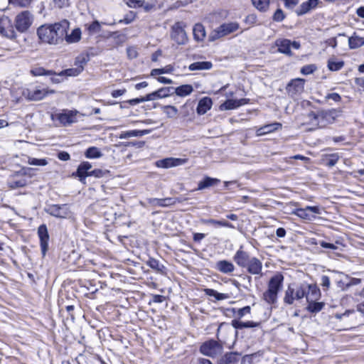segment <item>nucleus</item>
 I'll return each instance as SVG.
<instances>
[{"label": "nucleus", "mask_w": 364, "mask_h": 364, "mask_svg": "<svg viewBox=\"0 0 364 364\" xmlns=\"http://www.w3.org/2000/svg\"><path fill=\"white\" fill-rule=\"evenodd\" d=\"M68 26V22L63 21L39 26L37 29V36L40 43L48 45H58L62 43Z\"/></svg>", "instance_id": "nucleus-1"}, {"label": "nucleus", "mask_w": 364, "mask_h": 364, "mask_svg": "<svg viewBox=\"0 0 364 364\" xmlns=\"http://www.w3.org/2000/svg\"><path fill=\"white\" fill-rule=\"evenodd\" d=\"M284 276L281 273H276L272 277L267 284V289L263 293L264 300L269 304L277 302L278 293L283 287Z\"/></svg>", "instance_id": "nucleus-2"}, {"label": "nucleus", "mask_w": 364, "mask_h": 364, "mask_svg": "<svg viewBox=\"0 0 364 364\" xmlns=\"http://www.w3.org/2000/svg\"><path fill=\"white\" fill-rule=\"evenodd\" d=\"M55 92L54 90L48 87L37 84H29L22 88L21 95L28 101H40Z\"/></svg>", "instance_id": "nucleus-3"}, {"label": "nucleus", "mask_w": 364, "mask_h": 364, "mask_svg": "<svg viewBox=\"0 0 364 364\" xmlns=\"http://www.w3.org/2000/svg\"><path fill=\"white\" fill-rule=\"evenodd\" d=\"M306 284H301L296 288H294L292 285H289L287 290L285 291L284 296V302L287 304L291 305L294 304L295 300H300L304 297L306 294L305 293Z\"/></svg>", "instance_id": "nucleus-4"}, {"label": "nucleus", "mask_w": 364, "mask_h": 364, "mask_svg": "<svg viewBox=\"0 0 364 364\" xmlns=\"http://www.w3.org/2000/svg\"><path fill=\"white\" fill-rule=\"evenodd\" d=\"M77 111L64 109L60 113L52 114L51 119L54 122L58 121L63 126H68L77 121Z\"/></svg>", "instance_id": "nucleus-5"}, {"label": "nucleus", "mask_w": 364, "mask_h": 364, "mask_svg": "<svg viewBox=\"0 0 364 364\" xmlns=\"http://www.w3.org/2000/svg\"><path fill=\"white\" fill-rule=\"evenodd\" d=\"M33 16L28 11H23L19 13L15 18L16 28L21 33L26 31L31 26Z\"/></svg>", "instance_id": "nucleus-6"}, {"label": "nucleus", "mask_w": 364, "mask_h": 364, "mask_svg": "<svg viewBox=\"0 0 364 364\" xmlns=\"http://www.w3.org/2000/svg\"><path fill=\"white\" fill-rule=\"evenodd\" d=\"M44 210L48 214L59 218H70L72 214L67 204L48 205L45 208Z\"/></svg>", "instance_id": "nucleus-7"}, {"label": "nucleus", "mask_w": 364, "mask_h": 364, "mask_svg": "<svg viewBox=\"0 0 364 364\" xmlns=\"http://www.w3.org/2000/svg\"><path fill=\"white\" fill-rule=\"evenodd\" d=\"M171 37L178 45H184L188 42V36L182 22H176L171 27Z\"/></svg>", "instance_id": "nucleus-8"}, {"label": "nucleus", "mask_w": 364, "mask_h": 364, "mask_svg": "<svg viewBox=\"0 0 364 364\" xmlns=\"http://www.w3.org/2000/svg\"><path fill=\"white\" fill-rule=\"evenodd\" d=\"M239 28L237 23H224L215 29L210 36V41H213L233 33Z\"/></svg>", "instance_id": "nucleus-9"}, {"label": "nucleus", "mask_w": 364, "mask_h": 364, "mask_svg": "<svg viewBox=\"0 0 364 364\" xmlns=\"http://www.w3.org/2000/svg\"><path fill=\"white\" fill-rule=\"evenodd\" d=\"M222 349L223 348L220 344L215 341L210 340L201 345L200 351L205 355L213 358L220 354Z\"/></svg>", "instance_id": "nucleus-10"}, {"label": "nucleus", "mask_w": 364, "mask_h": 364, "mask_svg": "<svg viewBox=\"0 0 364 364\" xmlns=\"http://www.w3.org/2000/svg\"><path fill=\"white\" fill-rule=\"evenodd\" d=\"M38 236L40 240L41 252L44 257L48 250L49 234L46 225L43 224L38 228Z\"/></svg>", "instance_id": "nucleus-11"}, {"label": "nucleus", "mask_w": 364, "mask_h": 364, "mask_svg": "<svg viewBox=\"0 0 364 364\" xmlns=\"http://www.w3.org/2000/svg\"><path fill=\"white\" fill-rule=\"evenodd\" d=\"M173 87H162L155 92L146 95L145 100H147V101H153L157 99L164 98L171 95L173 94Z\"/></svg>", "instance_id": "nucleus-12"}, {"label": "nucleus", "mask_w": 364, "mask_h": 364, "mask_svg": "<svg viewBox=\"0 0 364 364\" xmlns=\"http://www.w3.org/2000/svg\"><path fill=\"white\" fill-rule=\"evenodd\" d=\"M304 80L301 78H296L292 80L287 87V90L291 95H294L297 93H300L304 90Z\"/></svg>", "instance_id": "nucleus-13"}, {"label": "nucleus", "mask_w": 364, "mask_h": 364, "mask_svg": "<svg viewBox=\"0 0 364 364\" xmlns=\"http://www.w3.org/2000/svg\"><path fill=\"white\" fill-rule=\"evenodd\" d=\"M318 3V0H308L300 5V6L296 10V13L298 16H302L315 9L317 6Z\"/></svg>", "instance_id": "nucleus-14"}, {"label": "nucleus", "mask_w": 364, "mask_h": 364, "mask_svg": "<svg viewBox=\"0 0 364 364\" xmlns=\"http://www.w3.org/2000/svg\"><path fill=\"white\" fill-rule=\"evenodd\" d=\"M249 273L252 274H259L262 272V262L256 257L250 259L248 264L245 267Z\"/></svg>", "instance_id": "nucleus-15"}, {"label": "nucleus", "mask_w": 364, "mask_h": 364, "mask_svg": "<svg viewBox=\"0 0 364 364\" xmlns=\"http://www.w3.org/2000/svg\"><path fill=\"white\" fill-rule=\"evenodd\" d=\"M305 293L306 301H316L320 296V291L316 285L306 284Z\"/></svg>", "instance_id": "nucleus-16"}, {"label": "nucleus", "mask_w": 364, "mask_h": 364, "mask_svg": "<svg viewBox=\"0 0 364 364\" xmlns=\"http://www.w3.org/2000/svg\"><path fill=\"white\" fill-rule=\"evenodd\" d=\"M247 100H228L220 106L221 110H228L237 108L243 105L247 104Z\"/></svg>", "instance_id": "nucleus-17"}, {"label": "nucleus", "mask_w": 364, "mask_h": 364, "mask_svg": "<svg viewBox=\"0 0 364 364\" xmlns=\"http://www.w3.org/2000/svg\"><path fill=\"white\" fill-rule=\"evenodd\" d=\"M233 259L238 266L245 267L251 258L248 253L240 249L236 252Z\"/></svg>", "instance_id": "nucleus-18"}, {"label": "nucleus", "mask_w": 364, "mask_h": 364, "mask_svg": "<svg viewBox=\"0 0 364 364\" xmlns=\"http://www.w3.org/2000/svg\"><path fill=\"white\" fill-rule=\"evenodd\" d=\"M213 105L212 100L210 97H205L199 100L196 112L199 115L205 114L210 109Z\"/></svg>", "instance_id": "nucleus-19"}, {"label": "nucleus", "mask_w": 364, "mask_h": 364, "mask_svg": "<svg viewBox=\"0 0 364 364\" xmlns=\"http://www.w3.org/2000/svg\"><path fill=\"white\" fill-rule=\"evenodd\" d=\"M0 33L5 37L14 39L16 36V31L11 24L9 23H5L0 21Z\"/></svg>", "instance_id": "nucleus-20"}, {"label": "nucleus", "mask_w": 364, "mask_h": 364, "mask_svg": "<svg viewBox=\"0 0 364 364\" xmlns=\"http://www.w3.org/2000/svg\"><path fill=\"white\" fill-rule=\"evenodd\" d=\"M282 128V124L279 122H275L269 124H266L260 128H259L256 134L257 136H262L269 133H271L274 131L278 130Z\"/></svg>", "instance_id": "nucleus-21"}, {"label": "nucleus", "mask_w": 364, "mask_h": 364, "mask_svg": "<svg viewBox=\"0 0 364 364\" xmlns=\"http://www.w3.org/2000/svg\"><path fill=\"white\" fill-rule=\"evenodd\" d=\"M91 168L92 165L87 161H84L80 164L77 170V175L81 181H83L87 176H90L89 173Z\"/></svg>", "instance_id": "nucleus-22"}, {"label": "nucleus", "mask_w": 364, "mask_h": 364, "mask_svg": "<svg viewBox=\"0 0 364 364\" xmlns=\"http://www.w3.org/2000/svg\"><path fill=\"white\" fill-rule=\"evenodd\" d=\"M275 45L278 48V51L287 55H291V41L288 39H277Z\"/></svg>", "instance_id": "nucleus-23"}, {"label": "nucleus", "mask_w": 364, "mask_h": 364, "mask_svg": "<svg viewBox=\"0 0 364 364\" xmlns=\"http://www.w3.org/2000/svg\"><path fill=\"white\" fill-rule=\"evenodd\" d=\"M149 132H150V131L148 129L126 131V132H122L119 134V138L121 139H128V138H131V137L142 136L145 134H149Z\"/></svg>", "instance_id": "nucleus-24"}, {"label": "nucleus", "mask_w": 364, "mask_h": 364, "mask_svg": "<svg viewBox=\"0 0 364 364\" xmlns=\"http://www.w3.org/2000/svg\"><path fill=\"white\" fill-rule=\"evenodd\" d=\"M216 268L221 272L224 274H230L232 273L235 267L233 264L227 260H221L216 263Z\"/></svg>", "instance_id": "nucleus-25"}, {"label": "nucleus", "mask_w": 364, "mask_h": 364, "mask_svg": "<svg viewBox=\"0 0 364 364\" xmlns=\"http://www.w3.org/2000/svg\"><path fill=\"white\" fill-rule=\"evenodd\" d=\"M193 33L195 41H203L206 34L205 27L201 23H196L193 28Z\"/></svg>", "instance_id": "nucleus-26"}, {"label": "nucleus", "mask_w": 364, "mask_h": 364, "mask_svg": "<svg viewBox=\"0 0 364 364\" xmlns=\"http://www.w3.org/2000/svg\"><path fill=\"white\" fill-rule=\"evenodd\" d=\"M193 91V86L191 85H183L177 87H173V93H176L179 97H186Z\"/></svg>", "instance_id": "nucleus-27"}, {"label": "nucleus", "mask_w": 364, "mask_h": 364, "mask_svg": "<svg viewBox=\"0 0 364 364\" xmlns=\"http://www.w3.org/2000/svg\"><path fill=\"white\" fill-rule=\"evenodd\" d=\"M81 34V30L77 28L73 29L70 34L66 33L64 38L68 43H75L80 41Z\"/></svg>", "instance_id": "nucleus-28"}, {"label": "nucleus", "mask_w": 364, "mask_h": 364, "mask_svg": "<svg viewBox=\"0 0 364 364\" xmlns=\"http://www.w3.org/2000/svg\"><path fill=\"white\" fill-rule=\"evenodd\" d=\"M218 183H220L219 179L206 176L203 181H201L198 183V186L197 190H203V189L215 186Z\"/></svg>", "instance_id": "nucleus-29"}, {"label": "nucleus", "mask_w": 364, "mask_h": 364, "mask_svg": "<svg viewBox=\"0 0 364 364\" xmlns=\"http://www.w3.org/2000/svg\"><path fill=\"white\" fill-rule=\"evenodd\" d=\"M350 48L355 49L364 46V38L357 36L355 33L348 38Z\"/></svg>", "instance_id": "nucleus-30"}, {"label": "nucleus", "mask_w": 364, "mask_h": 364, "mask_svg": "<svg viewBox=\"0 0 364 364\" xmlns=\"http://www.w3.org/2000/svg\"><path fill=\"white\" fill-rule=\"evenodd\" d=\"M293 214L296 215L299 218L306 220H312L315 218V216L309 213V209H307V206L305 208H297L294 211H293Z\"/></svg>", "instance_id": "nucleus-31"}, {"label": "nucleus", "mask_w": 364, "mask_h": 364, "mask_svg": "<svg viewBox=\"0 0 364 364\" xmlns=\"http://www.w3.org/2000/svg\"><path fill=\"white\" fill-rule=\"evenodd\" d=\"M212 63L208 61L196 62L191 63L188 68L191 71L210 70L212 68Z\"/></svg>", "instance_id": "nucleus-32"}, {"label": "nucleus", "mask_w": 364, "mask_h": 364, "mask_svg": "<svg viewBox=\"0 0 364 364\" xmlns=\"http://www.w3.org/2000/svg\"><path fill=\"white\" fill-rule=\"evenodd\" d=\"M83 70V65L80 64L77 67L75 68H69L61 71L58 74V76L63 77L64 75L67 76H77Z\"/></svg>", "instance_id": "nucleus-33"}, {"label": "nucleus", "mask_w": 364, "mask_h": 364, "mask_svg": "<svg viewBox=\"0 0 364 364\" xmlns=\"http://www.w3.org/2000/svg\"><path fill=\"white\" fill-rule=\"evenodd\" d=\"M327 66L331 71H338L344 66V62L343 60H337L335 58H331L328 60Z\"/></svg>", "instance_id": "nucleus-34"}, {"label": "nucleus", "mask_w": 364, "mask_h": 364, "mask_svg": "<svg viewBox=\"0 0 364 364\" xmlns=\"http://www.w3.org/2000/svg\"><path fill=\"white\" fill-rule=\"evenodd\" d=\"M203 223L208 224V225H219L223 227H226L229 228H234V226L230 223L229 222L226 220H216L214 219H207V220H203Z\"/></svg>", "instance_id": "nucleus-35"}, {"label": "nucleus", "mask_w": 364, "mask_h": 364, "mask_svg": "<svg viewBox=\"0 0 364 364\" xmlns=\"http://www.w3.org/2000/svg\"><path fill=\"white\" fill-rule=\"evenodd\" d=\"M253 6L260 11H266L269 6V0H252Z\"/></svg>", "instance_id": "nucleus-36"}, {"label": "nucleus", "mask_w": 364, "mask_h": 364, "mask_svg": "<svg viewBox=\"0 0 364 364\" xmlns=\"http://www.w3.org/2000/svg\"><path fill=\"white\" fill-rule=\"evenodd\" d=\"M85 156L88 159H97L101 157L102 154L98 148L92 146L86 150Z\"/></svg>", "instance_id": "nucleus-37"}, {"label": "nucleus", "mask_w": 364, "mask_h": 364, "mask_svg": "<svg viewBox=\"0 0 364 364\" xmlns=\"http://www.w3.org/2000/svg\"><path fill=\"white\" fill-rule=\"evenodd\" d=\"M147 265L151 268L152 269L156 270L157 272L163 273L164 269V266L161 264L158 260L154 258H150L146 262Z\"/></svg>", "instance_id": "nucleus-38"}, {"label": "nucleus", "mask_w": 364, "mask_h": 364, "mask_svg": "<svg viewBox=\"0 0 364 364\" xmlns=\"http://www.w3.org/2000/svg\"><path fill=\"white\" fill-rule=\"evenodd\" d=\"M173 71V67L171 65H168L162 68H155L151 71V76H156L165 73H171Z\"/></svg>", "instance_id": "nucleus-39"}, {"label": "nucleus", "mask_w": 364, "mask_h": 364, "mask_svg": "<svg viewBox=\"0 0 364 364\" xmlns=\"http://www.w3.org/2000/svg\"><path fill=\"white\" fill-rule=\"evenodd\" d=\"M307 302L309 304L306 309L311 313H317L323 307V304L322 302H316V301H309Z\"/></svg>", "instance_id": "nucleus-40"}, {"label": "nucleus", "mask_w": 364, "mask_h": 364, "mask_svg": "<svg viewBox=\"0 0 364 364\" xmlns=\"http://www.w3.org/2000/svg\"><path fill=\"white\" fill-rule=\"evenodd\" d=\"M162 110L168 118L175 117L178 112V109L173 105H165L162 107Z\"/></svg>", "instance_id": "nucleus-41"}, {"label": "nucleus", "mask_w": 364, "mask_h": 364, "mask_svg": "<svg viewBox=\"0 0 364 364\" xmlns=\"http://www.w3.org/2000/svg\"><path fill=\"white\" fill-rule=\"evenodd\" d=\"M205 292L207 295L210 296L215 297L217 300H223L228 298L227 294L218 293L215 290L213 289H205Z\"/></svg>", "instance_id": "nucleus-42"}, {"label": "nucleus", "mask_w": 364, "mask_h": 364, "mask_svg": "<svg viewBox=\"0 0 364 364\" xmlns=\"http://www.w3.org/2000/svg\"><path fill=\"white\" fill-rule=\"evenodd\" d=\"M176 202H180V200L177 198H166L160 199L159 207H168L173 205L176 203Z\"/></svg>", "instance_id": "nucleus-43"}, {"label": "nucleus", "mask_w": 364, "mask_h": 364, "mask_svg": "<svg viewBox=\"0 0 364 364\" xmlns=\"http://www.w3.org/2000/svg\"><path fill=\"white\" fill-rule=\"evenodd\" d=\"M356 313L354 310H347L343 314H336L335 317L338 319L348 318L350 320H352Z\"/></svg>", "instance_id": "nucleus-44"}, {"label": "nucleus", "mask_w": 364, "mask_h": 364, "mask_svg": "<svg viewBox=\"0 0 364 364\" xmlns=\"http://www.w3.org/2000/svg\"><path fill=\"white\" fill-rule=\"evenodd\" d=\"M87 29L91 34L97 33L101 31V23L98 21H95L88 26Z\"/></svg>", "instance_id": "nucleus-45"}, {"label": "nucleus", "mask_w": 364, "mask_h": 364, "mask_svg": "<svg viewBox=\"0 0 364 364\" xmlns=\"http://www.w3.org/2000/svg\"><path fill=\"white\" fill-rule=\"evenodd\" d=\"M9 187L11 188H17L23 187L26 184V181L25 178H20L18 180H11L9 182Z\"/></svg>", "instance_id": "nucleus-46"}, {"label": "nucleus", "mask_w": 364, "mask_h": 364, "mask_svg": "<svg viewBox=\"0 0 364 364\" xmlns=\"http://www.w3.org/2000/svg\"><path fill=\"white\" fill-rule=\"evenodd\" d=\"M31 73L33 76L50 75L53 74V71L46 70L43 68L33 69L31 70Z\"/></svg>", "instance_id": "nucleus-47"}, {"label": "nucleus", "mask_w": 364, "mask_h": 364, "mask_svg": "<svg viewBox=\"0 0 364 364\" xmlns=\"http://www.w3.org/2000/svg\"><path fill=\"white\" fill-rule=\"evenodd\" d=\"M308 118L311 121L310 124L313 126V127L309 129L312 130L318 127V115L316 114L314 112H311L308 114Z\"/></svg>", "instance_id": "nucleus-48"}, {"label": "nucleus", "mask_w": 364, "mask_h": 364, "mask_svg": "<svg viewBox=\"0 0 364 364\" xmlns=\"http://www.w3.org/2000/svg\"><path fill=\"white\" fill-rule=\"evenodd\" d=\"M28 163L33 166H46L48 164V161L45 159L29 158Z\"/></svg>", "instance_id": "nucleus-49"}, {"label": "nucleus", "mask_w": 364, "mask_h": 364, "mask_svg": "<svg viewBox=\"0 0 364 364\" xmlns=\"http://www.w3.org/2000/svg\"><path fill=\"white\" fill-rule=\"evenodd\" d=\"M144 0H128L127 1V5L129 8L136 9L144 6Z\"/></svg>", "instance_id": "nucleus-50"}, {"label": "nucleus", "mask_w": 364, "mask_h": 364, "mask_svg": "<svg viewBox=\"0 0 364 364\" xmlns=\"http://www.w3.org/2000/svg\"><path fill=\"white\" fill-rule=\"evenodd\" d=\"M316 70V66L314 64L305 65L301 68V73L303 75H309L313 73Z\"/></svg>", "instance_id": "nucleus-51"}, {"label": "nucleus", "mask_w": 364, "mask_h": 364, "mask_svg": "<svg viewBox=\"0 0 364 364\" xmlns=\"http://www.w3.org/2000/svg\"><path fill=\"white\" fill-rule=\"evenodd\" d=\"M272 18L274 21L281 22L284 19L285 15L281 9H278L274 12Z\"/></svg>", "instance_id": "nucleus-52"}, {"label": "nucleus", "mask_w": 364, "mask_h": 364, "mask_svg": "<svg viewBox=\"0 0 364 364\" xmlns=\"http://www.w3.org/2000/svg\"><path fill=\"white\" fill-rule=\"evenodd\" d=\"M159 167L161 168H171L172 167L171 158H167L163 160H160L156 163Z\"/></svg>", "instance_id": "nucleus-53"}, {"label": "nucleus", "mask_w": 364, "mask_h": 364, "mask_svg": "<svg viewBox=\"0 0 364 364\" xmlns=\"http://www.w3.org/2000/svg\"><path fill=\"white\" fill-rule=\"evenodd\" d=\"M251 312V308L249 306H246L243 308L239 309L237 311V316L239 318H241L246 314H249Z\"/></svg>", "instance_id": "nucleus-54"}, {"label": "nucleus", "mask_w": 364, "mask_h": 364, "mask_svg": "<svg viewBox=\"0 0 364 364\" xmlns=\"http://www.w3.org/2000/svg\"><path fill=\"white\" fill-rule=\"evenodd\" d=\"M339 159V156L338 154H334L329 156V159H328V161L326 162V165L329 167H332L336 164Z\"/></svg>", "instance_id": "nucleus-55"}, {"label": "nucleus", "mask_w": 364, "mask_h": 364, "mask_svg": "<svg viewBox=\"0 0 364 364\" xmlns=\"http://www.w3.org/2000/svg\"><path fill=\"white\" fill-rule=\"evenodd\" d=\"M33 0H10V1L16 6L20 7H26L31 3Z\"/></svg>", "instance_id": "nucleus-56"}, {"label": "nucleus", "mask_w": 364, "mask_h": 364, "mask_svg": "<svg viewBox=\"0 0 364 364\" xmlns=\"http://www.w3.org/2000/svg\"><path fill=\"white\" fill-rule=\"evenodd\" d=\"M284 6L287 9H294L299 2V0H283Z\"/></svg>", "instance_id": "nucleus-57"}, {"label": "nucleus", "mask_w": 364, "mask_h": 364, "mask_svg": "<svg viewBox=\"0 0 364 364\" xmlns=\"http://www.w3.org/2000/svg\"><path fill=\"white\" fill-rule=\"evenodd\" d=\"M326 100H332L334 102H340L341 100V97L336 92L329 93L325 97Z\"/></svg>", "instance_id": "nucleus-58"}, {"label": "nucleus", "mask_w": 364, "mask_h": 364, "mask_svg": "<svg viewBox=\"0 0 364 364\" xmlns=\"http://www.w3.org/2000/svg\"><path fill=\"white\" fill-rule=\"evenodd\" d=\"M186 161H187V159H186L171 158L172 167L183 165V164H186Z\"/></svg>", "instance_id": "nucleus-59"}, {"label": "nucleus", "mask_w": 364, "mask_h": 364, "mask_svg": "<svg viewBox=\"0 0 364 364\" xmlns=\"http://www.w3.org/2000/svg\"><path fill=\"white\" fill-rule=\"evenodd\" d=\"M231 324L235 329L245 328V325H244L243 321H240L238 320L234 319L232 321Z\"/></svg>", "instance_id": "nucleus-60"}, {"label": "nucleus", "mask_w": 364, "mask_h": 364, "mask_svg": "<svg viewBox=\"0 0 364 364\" xmlns=\"http://www.w3.org/2000/svg\"><path fill=\"white\" fill-rule=\"evenodd\" d=\"M58 158L61 161H68L70 159V154L66 151H60L58 154Z\"/></svg>", "instance_id": "nucleus-61"}, {"label": "nucleus", "mask_w": 364, "mask_h": 364, "mask_svg": "<svg viewBox=\"0 0 364 364\" xmlns=\"http://www.w3.org/2000/svg\"><path fill=\"white\" fill-rule=\"evenodd\" d=\"M103 171L100 169H95L93 171H90L89 175L90 176H95L96 178H100L103 176Z\"/></svg>", "instance_id": "nucleus-62"}, {"label": "nucleus", "mask_w": 364, "mask_h": 364, "mask_svg": "<svg viewBox=\"0 0 364 364\" xmlns=\"http://www.w3.org/2000/svg\"><path fill=\"white\" fill-rule=\"evenodd\" d=\"M319 244L323 248H328V249H331V250L337 249V247L334 244H332V243H328V242H326L324 241H321L319 242Z\"/></svg>", "instance_id": "nucleus-63"}, {"label": "nucleus", "mask_w": 364, "mask_h": 364, "mask_svg": "<svg viewBox=\"0 0 364 364\" xmlns=\"http://www.w3.org/2000/svg\"><path fill=\"white\" fill-rule=\"evenodd\" d=\"M254 355H247L242 358V364H252Z\"/></svg>", "instance_id": "nucleus-64"}]
</instances>
